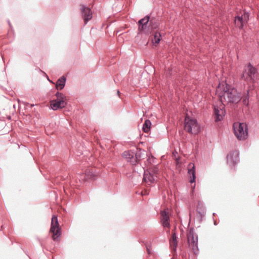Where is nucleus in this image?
I'll use <instances>...</instances> for the list:
<instances>
[{"label":"nucleus","mask_w":259,"mask_h":259,"mask_svg":"<svg viewBox=\"0 0 259 259\" xmlns=\"http://www.w3.org/2000/svg\"><path fill=\"white\" fill-rule=\"evenodd\" d=\"M147 252H148V253L149 254H150V253H151V252H150V250L149 248L147 247Z\"/></svg>","instance_id":"26"},{"label":"nucleus","mask_w":259,"mask_h":259,"mask_svg":"<svg viewBox=\"0 0 259 259\" xmlns=\"http://www.w3.org/2000/svg\"><path fill=\"white\" fill-rule=\"evenodd\" d=\"M135 158L136 162L138 160H140V158H141L140 154L139 153H135Z\"/></svg>","instance_id":"25"},{"label":"nucleus","mask_w":259,"mask_h":259,"mask_svg":"<svg viewBox=\"0 0 259 259\" xmlns=\"http://www.w3.org/2000/svg\"><path fill=\"white\" fill-rule=\"evenodd\" d=\"M188 172L190 176V182L193 183L195 182V165L193 163H190L188 166Z\"/></svg>","instance_id":"14"},{"label":"nucleus","mask_w":259,"mask_h":259,"mask_svg":"<svg viewBox=\"0 0 259 259\" xmlns=\"http://www.w3.org/2000/svg\"><path fill=\"white\" fill-rule=\"evenodd\" d=\"M161 222L163 227L169 228L170 224L169 222V217L165 210H162L160 212Z\"/></svg>","instance_id":"13"},{"label":"nucleus","mask_w":259,"mask_h":259,"mask_svg":"<svg viewBox=\"0 0 259 259\" xmlns=\"http://www.w3.org/2000/svg\"><path fill=\"white\" fill-rule=\"evenodd\" d=\"M239 161V154L237 151L230 152L227 155V162L231 166H235Z\"/></svg>","instance_id":"11"},{"label":"nucleus","mask_w":259,"mask_h":259,"mask_svg":"<svg viewBox=\"0 0 259 259\" xmlns=\"http://www.w3.org/2000/svg\"><path fill=\"white\" fill-rule=\"evenodd\" d=\"M85 175L88 178L94 179L95 177V175L94 173V172L93 171H91L90 170H89L86 171Z\"/></svg>","instance_id":"24"},{"label":"nucleus","mask_w":259,"mask_h":259,"mask_svg":"<svg viewBox=\"0 0 259 259\" xmlns=\"http://www.w3.org/2000/svg\"><path fill=\"white\" fill-rule=\"evenodd\" d=\"M122 156L127 161L131 162L132 164L135 165L136 164L134 152L132 151H124L122 154Z\"/></svg>","instance_id":"15"},{"label":"nucleus","mask_w":259,"mask_h":259,"mask_svg":"<svg viewBox=\"0 0 259 259\" xmlns=\"http://www.w3.org/2000/svg\"><path fill=\"white\" fill-rule=\"evenodd\" d=\"M187 239L189 246L192 249L194 253L197 254L199 252L198 246V236L195 233L193 228L189 229L187 234Z\"/></svg>","instance_id":"6"},{"label":"nucleus","mask_w":259,"mask_h":259,"mask_svg":"<svg viewBox=\"0 0 259 259\" xmlns=\"http://www.w3.org/2000/svg\"><path fill=\"white\" fill-rule=\"evenodd\" d=\"M143 180L148 185H151L154 183V176L151 174L148 170H145L143 177Z\"/></svg>","instance_id":"16"},{"label":"nucleus","mask_w":259,"mask_h":259,"mask_svg":"<svg viewBox=\"0 0 259 259\" xmlns=\"http://www.w3.org/2000/svg\"><path fill=\"white\" fill-rule=\"evenodd\" d=\"M66 78L64 76L60 77L56 83V88L58 90H62L65 85Z\"/></svg>","instance_id":"18"},{"label":"nucleus","mask_w":259,"mask_h":259,"mask_svg":"<svg viewBox=\"0 0 259 259\" xmlns=\"http://www.w3.org/2000/svg\"><path fill=\"white\" fill-rule=\"evenodd\" d=\"M66 104V102L65 101H57L53 100L50 101L51 109L54 111L64 108Z\"/></svg>","instance_id":"12"},{"label":"nucleus","mask_w":259,"mask_h":259,"mask_svg":"<svg viewBox=\"0 0 259 259\" xmlns=\"http://www.w3.org/2000/svg\"><path fill=\"white\" fill-rule=\"evenodd\" d=\"M249 90H247L246 94L242 97V102L244 105H248L249 102Z\"/></svg>","instance_id":"23"},{"label":"nucleus","mask_w":259,"mask_h":259,"mask_svg":"<svg viewBox=\"0 0 259 259\" xmlns=\"http://www.w3.org/2000/svg\"><path fill=\"white\" fill-rule=\"evenodd\" d=\"M169 244L171 249L176 251L178 245V237L174 231L172 232L171 239L169 240Z\"/></svg>","instance_id":"17"},{"label":"nucleus","mask_w":259,"mask_h":259,"mask_svg":"<svg viewBox=\"0 0 259 259\" xmlns=\"http://www.w3.org/2000/svg\"><path fill=\"white\" fill-rule=\"evenodd\" d=\"M50 232H51L53 235V239L54 241H57L58 238L60 237L61 234L58 221V218L55 215H53L52 218Z\"/></svg>","instance_id":"8"},{"label":"nucleus","mask_w":259,"mask_h":259,"mask_svg":"<svg viewBox=\"0 0 259 259\" xmlns=\"http://www.w3.org/2000/svg\"><path fill=\"white\" fill-rule=\"evenodd\" d=\"M216 94L222 103L226 102L237 104L242 99L240 93L238 92L235 88H231L227 83H226V87L223 88L219 84L216 90Z\"/></svg>","instance_id":"1"},{"label":"nucleus","mask_w":259,"mask_h":259,"mask_svg":"<svg viewBox=\"0 0 259 259\" xmlns=\"http://www.w3.org/2000/svg\"><path fill=\"white\" fill-rule=\"evenodd\" d=\"M249 13L246 11L236 16L234 18L235 26L239 29H243L244 24H247L249 20Z\"/></svg>","instance_id":"7"},{"label":"nucleus","mask_w":259,"mask_h":259,"mask_svg":"<svg viewBox=\"0 0 259 259\" xmlns=\"http://www.w3.org/2000/svg\"><path fill=\"white\" fill-rule=\"evenodd\" d=\"M151 122L150 120L146 119L143 124L142 129L145 133H147L150 131Z\"/></svg>","instance_id":"21"},{"label":"nucleus","mask_w":259,"mask_h":259,"mask_svg":"<svg viewBox=\"0 0 259 259\" xmlns=\"http://www.w3.org/2000/svg\"><path fill=\"white\" fill-rule=\"evenodd\" d=\"M149 16L147 15L144 18L141 19L138 22L139 34L146 35L151 34L154 30L151 27V24L149 22Z\"/></svg>","instance_id":"5"},{"label":"nucleus","mask_w":259,"mask_h":259,"mask_svg":"<svg viewBox=\"0 0 259 259\" xmlns=\"http://www.w3.org/2000/svg\"><path fill=\"white\" fill-rule=\"evenodd\" d=\"M149 22L151 24V27L153 28L154 30L158 28L160 25L159 20L158 19L155 17H149Z\"/></svg>","instance_id":"19"},{"label":"nucleus","mask_w":259,"mask_h":259,"mask_svg":"<svg viewBox=\"0 0 259 259\" xmlns=\"http://www.w3.org/2000/svg\"><path fill=\"white\" fill-rule=\"evenodd\" d=\"M119 94H120V92H119V91H117V94H118V95H119Z\"/></svg>","instance_id":"27"},{"label":"nucleus","mask_w":259,"mask_h":259,"mask_svg":"<svg viewBox=\"0 0 259 259\" xmlns=\"http://www.w3.org/2000/svg\"><path fill=\"white\" fill-rule=\"evenodd\" d=\"M152 36V41L153 44L157 45L158 44L161 40V35L159 32L156 31L153 35L151 34Z\"/></svg>","instance_id":"20"},{"label":"nucleus","mask_w":259,"mask_h":259,"mask_svg":"<svg viewBox=\"0 0 259 259\" xmlns=\"http://www.w3.org/2000/svg\"><path fill=\"white\" fill-rule=\"evenodd\" d=\"M185 130L190 134H197L200 131V127L196 119L187 115L185 118Z\"/></svg>","instance_id":"4"},{"label":"nucleus","mask_w":259,"mask_h":259,"mask_svg":"<svg viewBox=\"0 0 259 259\" xmlns=\"http://www.w3.org/2000/svg\"><path fill=\"white\" fill-rule=\"evenodd\" d=\"M241 77L247 83H252L259 79V73L257 69L249 63L244 67Z\"/></svg>","instance_id":"2"},{"label":"nucleus","mask_w":259,"mask_h":259,"mask_svg":"<svg viewBox=\"0 0 259 259\" xmlns=\"http://www.w3.org/2000/svg\"><path fill=\"white\" fill-rule=\"evenodd\" d=\"M55 96H56V97L57 98V99H56L55 100H57V101H65L66 97L62 93H60L59 92H57L56 93Z\"/></svg>","instance_id":"22"},{"label":"nucleus","mask_w":259,"mask_h":259,"mask_svg":"<svg viewBox=\"0 0 259 259\" xmlns=\"http://www.w3.org/2000/svg\"><path fill=\"white\" fill-rule=\"evenodd\" d=\"M81 15L86 24L88 21L92 19L93 14L91 10L84 5H80Z\"/></svg>","instance_id":"9"},{"label":"nucleus","mask_w":259,"mask_h":259,"mask_svg":"<svg viewBox=\"0 0 259 259\" xmlns=\"http://www.w3.org/2000/svg\"><path fill=\"white\" fill-rule=\"evenodd\" d=\"M234 133L240 141L245 140L248 137V126L245 123L235 122L233 125Z\"/></svg>","instance_id":"3"},{"label":"nucleus","mask_w":259,"mask_h":259,"mask_svg":"<svg viewBox=\"0 0 259 259\" xmlns=\"http://www.w3.org/2000/svg\"><path fill=\"white\" fill-rule=\"evenodd\" d=\"M214 112L215 116V121H221L226 114L224 103H222L220 106H214Z\"/></svg>","instance_id":"10"}]
</instances>
